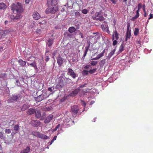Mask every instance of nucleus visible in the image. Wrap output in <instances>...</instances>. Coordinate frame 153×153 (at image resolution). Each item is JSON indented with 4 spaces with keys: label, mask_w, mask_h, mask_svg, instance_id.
<instances>
[{
    "label": "nucleus",
    "mask_w": 153,
    "mask_h": 153,
    "mask_svg": "<svg viewBox=\"0 0 153 153\" xmlns=\"http://www.w3.org/2000/svg\"><path fill=\"white\" fill-rule=\"evenodd\" d=\"M11 10L14 13L16 12L17 13H22L24 10L22 4L19 2L13 4L11 6Z\"/></svg>",
    "instance_id": "obj_1"
},
{
    "label": "nucleus",
    "mask_w": 153,
    "mask_h": 153,
    "mask_svg": "<svg viewBox=\"0 0 153 153\" xmlns=\"http://www.w3.org/2000/svg\"><path fill=\"white\" fill-rule=\"evenodd\" d=\"M20 97L19 94L12 95L10 97L8 100V102L9 103L14 102L17 101Z\"/></svg>",
    "instance_id": "obj_2"
},
{
    "label": "nucleus",
    "mask_w": 153,
    "mask_h": 153,
    "mask_svg": "<svg viewBox=\"0 0 153 153\" xmlns=\"http://www.w3.org/2000/svg\"><path fill=\"white\" fill-rule=\"evenodd\" d=\"M58 8L56 7H48L46 9L45 13L47 14L51 13L54 14L58 10Z\"/></svg>",
    "instance_id": "obj_3"
},
{
    "label": "nucleus",
    "mask_w": 153,
    "mask_h": 153,
    "mask_svg": "<svg viewBox=\"0 0 153 153\" xmlns=\"http://www.w3.org/2000/svg\"><path fill=\"white\" fill-rule=\"evenodd\" d=\"M63 79H60L59 81L56 86V88L58 89L61 88L64 86L65 84L63 82Z\"/></svg>",
    "instance_id": "obj_4"
},
{
    "label": "nucleus",
    "mask_w": 153,
    "mask_h": 153,
    "mask_svg": "<svg viewBox=\"0 0 153 153\" xmlns=\"http://www.w3.org/2000/svg\"><path fill=\"white\" fill-rule=\"evenodd\" d=\"M68 74L71 76L73 78H75L77 76V75L74 72L73 70L70 68L68 69Z\"/></svg>",
    "instance_id": "obj_5"
},
{
    "label": "nucleus",
    "mask_w": 153,
    "mask_h": 153,
    "mask_svg": "<svg viewBox=\"0 0 153 153\" xmlns=\"http://www.w3.org/2000/svg\"><path fill=\"white\" fill-rule=\"evenodd\" d=\"M22 17L20 15H17L16 16H14L13 15H12L10 16V18L11 21L16 22L17 20L20 19Z\"/></svg>",
    "instance_id": "obj_6"
},
{
    "label": "nucleus",
    "mask_w": 153,
    "mask_h": 153,
    "mask_svg": "<svg viewBox=\"0 0 153 153\" xmlns=\"http://www.w3.org/2000/svg\"><path fill=\"white\" fill-rule=\"evenodd\" d=\"M57 4V0H47V4L48 6L51 5L52 6H55Z\"/></svg>",
    "instance_id": "obj_7"
},
{
    "label": "nucleus",
    "mask_w": 153,
    "mask_h": 153,
    "mask_svg": "<svg viewBox=\"0 0 153 153\" xmlns=\"http://www.w3.org/2000/svg\"><path fill=\"white\" fill-rule=\"evenodd\" d=\"M95 16L96 17L94 18L95 20L102 21L104 19V17L100 16V13L98 12H97L95 13Z\"/></svg>",
    "instance_id": "obj_8"
},
{
    "label": "nucleus",
    "mask_w": 153,
    "mask_h": 153,
    "mask_svg": "<svg viewBox=\"0 0 153 153\" xmlns=\"http://www.w3.org/2000/svg\"><path fill=\"white\" fill-rule=\"evenodd\" d=\"M80 91V88H78L72 91L70 94L69 95L70 96L74 97Z\"/></svg>",
    "instance_id": "obj_9"
},
{
    "label": "nucleus",
    "mask_w": 153,
    "mask_h": 153,
    "mask_svg": "<svg viewBox=\"0 0 153 153\" xmlns=\"http://www.w3.org/2000/svg\"><path fill=\"white\" fill-rule=\"evenodd\" d=\"M79 110L78 107L77 106H73L71 107V111L74 114H76Z\"/></svg>",
    "instance_id": "obj_10"
},
{
    "label": "nucleus",
    "mask_w": 153,
    "mask_h": 153,
    "mask_svg": "<svg viewBox=\"0 0 153 153\" xmlns=\"http://www.w3.org/2000/svg\"><path fill=\"white\" fill-rule=\"evenodd\" d=\"M53 43V39L51 38L48 39L46 40V43L47 45L49 47H50L52 45Z\"/></svg>",
    "instance_id": "obj_11"
},
{
    "label": "nucleus",
    "mask_w": 153,
    "mask_h": 153,
    "mask_svg": "<svg viewBox=\"0 0 153 153\" xmlns=\"http://www.w3.org/2000/svg\"><path fill=\"white\" fill-rule=\"evenodd\" d=\"M27 63L28 64V65H30L31 66L33 67L34 69L36 71V72H38V69L36 65V63L34 61L32 63L30 64H29L28 63Z\"/></svg>",
    "instance_id": "obj_12"
},
{
    "label": "nucleus",
    "mask_w": 153,
    "mask_h": 153,
    "mask_svg": "<svg viewBox=\"0 0 153 153\" xmlns=\"http://www.w3.org/2000/svg\"><path fill=\"white\" fill-rule=\"evenodd\" d=\"M31 123L33 126L37 127L40 124V122L37 120H32Z\"/></svg>",
    "instance_id": "obj_13"
},
{
    "label": "nucleus",
    "mask_w": 153,
    "mask_h": 153,
    "mask_svg": "<svg viewBox=\"0 0 153 153\" xmlns=\"http://www.w3.org/2000/svg\"><path fill=\"white\" fill-rule=\"evenodd\" d=\"M53 117V115L51 114L48 116L45 120L44 122L45 123H49L51 120L52 119Z\"/></svg>",
    "instance_id": "obj_14"
},
{
    "label": "nucleus",
    "mask_w": 153,
    "mask_h": 153,
    "mask_svg": "<svg viewBox=\"0 0 153 153\" xmlns=\"http://www.w3.org/2000/svg\"><path fill=\"white\" fill-rule=\"evenodd\" d=\"M118 34L117 33V31L116 30L114 31L112 34V40H114L115 39L117 40L119 39Z\"/></svg>",
    "instance_id": "obj_15"
},
{
    "label": "nucleus",
    "mask_w": 153,
    "mask_h": 153,
    "mask_svg": "<svg viewBox=\"0 0 153 153\" xmlns=\"http://www.w3.org/2000/svg\"><path fill=\"white\" fill-rule=\"evenodd\" d=\"M33 16V19H34L36 20H38L40 18V15L37 12H34Z\"/></svg>",
    "instance_id": "obj_16"
},
{
    "label": "nucleus",
    "mask_w": 153,
    "mask_h": 153,
    "mask_svg": "<svg viewBox=\"0 0 153 153\" xmlns=\"http://www.w3.org/2000/svg\"><path fill=\"white\" fill-rule=\"evenodd\" d=\"M101 27L103 31L107 32L108 33H110V31L108 30V28L106 25H102Z\"/></svg>",
    "instance_id": "obj_17"
},
{
    "label": "nucleus",
    "mask_w": 153,
    "mask_h": 153,
    "mask_svg": "<svg viewBox=\"0 0 153 153\" xmlns=\"http://www.w3.org/2000/svg\"><path fill=\"white\" fill-rule=\"evenodd\" d=\"M30 107V105L29 104H24L21 108V110L22 111H25L29 108Z\"/></svg>",
    "instance_id": "obj_18"
},
{
    "label": "nucleus",
    "mask_w": 153,
    "mask_h": 153,
    "mask_svg": "<svg viewBox=\"0 0 153 153\" xmlns=\"http://www.w3.org/2000/svg\"><path fill=\"white\" fill-rule=\"evenodd\" d=\"M36 111L33 108H30L29 109L27 112V113L28 115L32 114H34Z\"/></svg>",
    "instance_id": "obj_19"
},
{
    "label": "nucleus",
    "mask_w": 153,
    "mask_h": 153,
    "mask_svg": "<svg viewBox=\"0 0 153 153\" xmlns=\"http://www.w3.org/2000/svg\"><path fill=\"white\" fill-rule=\"evenodd\" d=\"M39 137L45 140H46L48 138V136L41 133L39 134Z\"/></svg>",
    "instance_id": "obj_20"
},
{
    "label": "nucleus",
    "mask_w": 153,
    "mask_h": 153,
    "mask_svg": "<svg viewBox=\"0 0 153 153\" xmlns=\"http://www.w3.org/2000/svg\"><path fill=\"white\" fill-rule=\"evenodd\" d=\"M57 62L59 66H61L63 64V59L60 57H59L57 59Z\"/></svg>",
    "instance_id": "obj_21"
},
{
    "label": "nucleus",
    "mask_w": 153,
    "mask_h": 153,
    "mask_svg": "<svg viewBox=\"0 0 153 153\" xmlns=\"http://www.w3.org/2000/svg\"><path fill=\"white\" fill-rule=\"evenodd\" d=\"M41 112L39 110H36L35 111V116L36 117L38 118H39L41 117Z\"/></svg>",
    "instance_id": "obj_22"
},
{
    "label": "nucleus",
    "mask_w": 153,
    "mask_h": 153,
    "mask_svg": "<svg viewBox=\"0 0 153 153\" xmlns=\"http://www.w3.org/2000/svg\"><path fill=\"white\" fill-rule=\"evenodd\" d=\"M18 62L19 64L22 66H25L26 63V62L23 61L22 59H20L18 60Z\"/></svg>",
    "instance_id": "obj_23"
},
{
    "label": "nucleus",
    "mask_w": 153,
    "mask_h": 153,
    "mask_svg": "<svg viewBox=\"0 0 153 153\" xmlns=\"http://www.w3.org/2000/svg\"><path fill=\"white\" fill-rule=\"evenodd\" d=\"M115 51V49L113 50H112L111 51V52L109 53L108 56H107V58L109 59L111 58V57L114 54Z\"/></svg>",
    "instance_id": "obj_24"
},
{
    "label": "nucleus",
    "mask_w": 153,
    "mask_h": 153,
    "mask_svg": "<svg viewBox=\"0 0 153 153\" xmlns=\"http://www.w3.org/2000/svg\"><path fill=\"white\" fill-rule=\"evenodd\" d=\"M43 98V96L42 95H40L36 98V100L38 102H40L42 100Z\"/></svg>",
    "instance_id": "obj_25"
},
{
    "label": "nucleus",
    "mask_w": 153,
    "mask_h": 153,
    "mask_svg": "<svg viewBox=\"0 0 153 153\" xmlns=\"http://www.w3.org/2000/svg\"><path fill=\"white\" fill-rule=\"evenodd\" d=\"M76 30V28L73 27H70L68 29V31L71 33L75 32Z\"/></svg>",
    "instance_id": "obj_26"
},
{
    "label": "nucleus",
    "mask_w": 153,
    "mask_h": 153,
    "mask_svg": "<svg viewBox=\"0 0 153 153\" xmlns=\"http://www.w3.org/2000/svg\"><path fill=\"white\" fill-rule=\"evenodd\" d=\"M89 48V46L86 47H85V50L84 52V55L82 57V58L83 59H84L85 58V56H86V55L87 54V52L88 51Z\"/></svg>",
    "instance_id": "obj_27"
},
{
    "label": "nucleus",
    "mask_w": 153,
    "mask_h": 153,
    "mask_svg": "<svg viewBox=\"0 0 153 153\" xmlns=\"http://www.w3.org/2000/svg\"><path fill=\"white\" fill-rule=\"evenodd\" d=\"M6 8V5L3 3H0V9L1 10H4Z\"/></svg>",
    "instance_id": "obj_28"
},
{
    "label": "nucleus",
    "mask_w": 153,
    "mask_h": 153,
    "mask_svg": "<svg viewBox=\"0 0 153 153\" xmlns=\"http://www.w3.org/2000/svg\"><path fill=\"white\" fill-rule=\"evenodd\" d=\"M29 151V147H27L26 149H25L22 151H21V153H28Z\"/></svg>",
    "instance_id": "obj_29"
},
{
    "label": "nucleus",
    "mask_w": 153,
    "mask_h": 153,
    "mask_svg": "<svg viewBox=\"0 0 153 153\" xmlns=\"http://www.w3.org/2000/svg\"><path fill=\"white\" fill-rule=\"evenodd\" d=\"M105 52V50H104L101 53L97 55V56L98 58L99 59L101 57H102L104 55V54Z\"/></svg>",
    "instance_id": "obj_30"
},
{
    "label": "nucleus",
    "mask_w": 153,
    "mask_h": 153,
    "mask_svg": "<svg viewBox=\"0 0 153 153\" xmlns=\"http://www.w3.org/2000/svg\"><path fill=\"white\" fill-rule=\"evenodd\" d=\"M139 29L138 28H135L134 31V35L136 36L138 35L139 33Z\"/></svg>",
    "instance_id": "obj_31"
},
{
    "label": "nucleus",
    "mask_w": 153,
    "mask_h": 153,
    "mask_svg": "<svg viewBox=\"0 0 153 153\" xmlns=\"http://www.w3.org/2000/svg\"><path fill=\"white\" fill-rule=\"evenodd\" d=\"M131 30L127 31L126 38H130L131 36Z\"/></svg>",
    "instance_id": "obj_32"
},
{
    "label": "nucleus",
    "mask_w": 153,
    "mask_h": 153,
    "mask_svg": "<svg viewBox=\"0 0 153 153\" xmlns=\"http://www.w3.org/2000/svg\"><path fill=\"white\" fill-rule=\"evenodd\" d=\"M106 62L105 59H103L102 60L100 63V66H102Z\"/></svg>",
    "instance_id": "obj_33"
},
{
    "label": "nucleus",
    "mask_w": 153,
    "mask_h": 153,
    "mask_svg": "<svg viewBox=\"0 0 153 153\" xmlns=\"http://www.w3.org/2000/svg\"><path fill=\"white\" fill-rule=\"evenodd\" d=\"M70 118L69 117L66 118L64 120V124H66L67 123H68L70 121Z\"/></svg>",
    "instance_id": "obj_34"
},
{
    "label": "nucleus",
    "mask_w": 153,
    "mask_h": 153,
    "mask_svg": "<svg viewBox=\"0 0 153 153\" xmlns=\"http://www.w3.org/2000/svg\"><path fill=\"white\" fill-rule=\"evenodd\" d=\"M89 73L88 71H87L85 70H84L82 71V73L83 75H87Z\"/></svg>",
    "instance_id": "obj_35"
},
{
    "label": "nucleus",
    "mask_w": 153,
    "mask_h": 153,
    "mask_svg": "<svg viewBox=\"0 0 153 153\" xmlns=\"http://www.w3.org/2000/svg\"><path fill=\"white\" fill-rule=\"evenodd\" d=\"M19 125H16L14 126V130L16 131H17L19 130Z\"/></svg>",
    "instance_id": "obj_36"
},
{
    "label": "nucleus",
    "mask_w": 153,
    "mask_h": 153,
    "mask_svg": "<svg viewBox=\"0 0 153 153\" xmlns=\"http://www.w3.org/2000/svg\"><path fill=\"white\" fill-rule=\"evenodd\" d=\"M124 46L123 44H121L119 48V51L120 52H122L124 50Z\"/></svg>",
    "instance_id": "obj_37"
},
{
    "label": "nucleus",
    "mask_w": 153,
    "mask_h": 153,
    "mask_svg": "<svg viewBox=\"0 0 153 153\" xmlns=\"http://www.w3.org/2000/svg\"><path fill=\"white\" fill-rule=\"evenodd\" d=\"M96 70H97L96 68L94 69H91L90 70H89V71H88L89 73L90 74H92L95 73V72L96 71Z\"/></svg>",
    "instance_id": "obj_38"
},
{
    "label": "nucleus",
    "mask_w": 153,
    "mask_h": 153,
    "mask_svg": "<svg viewBox=\"0 0 153 153\" xmlns=\"http://www.w3.org/2000/svg\"><path fill=\"white\" fill-rule=\"evenodd\" d=\"M97 61H92L91 62L90 64H91V65L94 66L96 65L97 63Z\"/></svg>",
    "instance_id": "obj_39"
},
{
    "label": "nucleus",
    "mask_w": 153,
    "mask_h": 153,
    "mask_svg": "<svg viewBox=\"0 0 153 153\" xmlns=\"http://www.w3.org/2000/svg\"><path fill=\"white\" fill-rule=\"evenodd\" d=\"M33 133V135L35 136L38 137H39V135L40 133L38 132V131H35Z\"/></svg>",
    "instance_id": "obj_40"
},
{
    "label": "nucleus",
    "mask_w": 153,
    "mask_h": 153,
    "mask_svg": "<svg viewBox=\"0 0 153 153\" xmlns=\"http://www.w3.org/2000/svg\"><path fill=\"white\" fill-rule=\"evenodd\" d=\"M142 7V5L141 4L139 3V4H138L137 6L138 10H138V11H139V10Z\"/></svg>",
    "instance_id": "obj_41"
},
{
    "label": "nucleus",
    "mask_w": 153,
    "mask_h": 153,
    "mask_svg": "<svg viewBox=\"0 0 153 153\" xmlns=\"http://www.w3.org/2000/svg\"><path fill=\"white\" fill-rule=\"evenodd\" d=\"M54 90V88L53 87H49L48 88V91H49L51 92H53Z\"/></svg>",
    "instance_id": "obj_42"
},
{
    "label": "nucleus",
    "mask_w": 153,
    "mask_h": 153,
    "mask_svg": "<svg viewBox=\"0 0 153 153\" xmlns=\"http://www.w3.org/2000/svg\"><path fill=\"white\" fill-rule=\"evenodd\" d=\"M82 12L84 14H86L88 12V11L86 9H83L82 10Z\"/></svg>",
    "instance_id": "obj_43"
},
{
    "label": "nucleus",
    "mask_w": 153,
    "mask_h": 153,
    "mask_svg": "<svg viewBox=\"0 0 153 153\" xmlns=\"http://www.w3.org/2000/svg\"><path fill=\"white\" fill-rule=\"evenodd\" d=\"M5 132L6 133L9 134L11 132V131L9 129H6L5 130Z\"/></svg>",
    "instance_id": "obj_44"
},
{
    "label": "nucleus",
    "mask_w": 153,
    "mask_h": 153,
    "mask_svg": "<svg viewBox=\"0 0 153 153\" xmlns=\"http://www.w3.org/2000/svg\"><path fill=\"white\" fill-rule=\"evenodd\" d=\"M114 40V41L113 42V45H117V40H116V39H115V40Z\"/></svg>",
    "instance_id": "obj_45"
},
{
    "label": "nucleus",
    "mask_w": 153,
    "mask_h": 153,
    "mask_svg": "<svg viewBox=\"0 0 153 153\" xmlns=\"http://www.w3.org/2000/svg\"><path fill=\"white\" fill-rule=\"evenodd\" d=\"M110 1L111 2L112 4H116L117 1V0H110Z\"/></svg>",
    "instance_id": "obj_46"
},
{
    "label": "nucleus",
    "mask_w": 153,
    "mask_h": 153,
    "mask_svg": "<svg viewBox=\"0 0 153 153\" xmlns=\"http://www.w3.org/2000/svg\"><path fill=\"white\" fill-rule=\"evenodd\" d=\"M36 33L38 34H40L42 32V31L40 29H37L36 30Z\"/></svg>",
    "instance_id": "obj_47"
},
{
    "label": "nucleus",
    "mask_w": 153,
    "mask_h": 153,
    "mask_svg": "<svg viewBox=\"0 0 153 153\" xmlns=\"http://www.w3.org/2000/svg\"><path fill=\"white\" fill-rule=\"evenodd\" d=\"M139 11H138V10H137L136 12V15L135 16H136V18H137L139 17Z\"/></svg>",
    "instance_id": "obj_48"
},
{
    "label": "nucleus",
    "mask_w": 153,
    "mask_h": 153,
    "mask_svg": "<svg viewBox=\"0 0 153 153\" xmlns=\"http://www.w3.org/2000/svg\"><path fill=\"white\" fill-rule=\"evenodd\" d=\"M90 67V65H87L86 66H85L84 67V68L85 69H88Z\"/></svg>",
    "instance_id": "obj_49"
},
{
    "label": "nucleus",
    "mask_w": 153,
    "mask_h": 153,
    "mask_svg": "<svg viewBox=\"0 0 153 153\" xmlns=\"http://www.w3.org/2000/svg\"><path fill=\"white\" fill-rule=\"evenodd\" d=\"M81 104L84 107H85V106L86 104L84 102L82 101H81Z\"/></svg>",
    "instance_id": "obj_50"
},
{
    "label": "nucleus",
    "mask_w": 153,
    "mask_h": 153,
    "mask_svg": "<svg viewBox=\"0 0 153 153\" xmlns=\"http://www.w3.org/2000/svg\"><path fill=\"white\" fill-rule=\"evenodd\" d=\"M137 19V18H136V16H134L131 18V20L133 21H134Z\"/></svg>",
    "instance_id": "obj_51"
},
{
    "label": "nucleus",
    "mask_w": 153,
    "mask_h": 153,
    "mask_svg": "<svg viewBox=\"0 0 153 153\" xmlns=\"http://www.w3.org/2000/svg\"><path fill=\"white\" fill-rule=\"evenodd\" d=\"M49 59V58L48 56H46L45 57V60L47 62Z\"/></svg>",
    "instance_id": "obj_52"
},
{
    "label": "nucleus",
    "mask_w": 153,
    "mask_h": 153,
    "mask_svg": "<svg viewBox=\"0 0 153 153\" xmlns=\"http://www.w3.org/2000/svg\"><path fill=\"white\" fill-rule=\"evenodd\" d=\"M86 85H87V84L86 83H85L83 85H80V86L79 87V88L80 87L81 88H82L84 87Z\"/></svg>",
    "instance_id": "obj_53"
},
{
    "label": "nucleus",
    "mask_w": 153,
    "mask_h": 153,
    "mask_svg": "<svg viewBox=\"0 0 153 153\" xmlns=\"http://www.w3.org/2000/svg\"><path fill=\"white\" fill-rule=\"evenodd\" d=\"M153 18V15L151 14L149 15V17L148 18L149 19H152Z\"/></svg>",
    "instance_id": "obj_54"
},
{
    "label": "nucleus",
    "mask_w": 153,
    "mask_h": 153,
    "mask_svg": "<svg viewBox=\"0 0 153 153\" xmlns=\"http://www.w3.org/2000/svg\"><path fill=\"white\" fill-rule=\"evenodd\" d=\"M130 29V26L129 25H127V31H130V30L129 29Z\"/></svg>",
    "instance_id": "obj_55"
},
{
    "label": "nucleus",
    "mask_w": 153,
    "mask_h": 153,
    "mask_svg": "<svg viewBox=\"0 0 153 153\" xmlns=\"http://www.w3.org/2000/svg\"><path fill=\"white\" fill-rule=\"evenodd\" d=\"M16 82L17 84V85L18 86H19L20 85V83H19V80H17L16 81Z\"/></svg>",
    "instance_id": "obj_56"
},
{
    "label": "nucleus",
    "mask_w": 153,
    "mask_h": 153,
    "mask_svg": "<svg viewBox=\"0 0 153 153\" xmlns=\"http://www.w3.org/2000/svg\"><path fill=\"white\" fill-rule=\"evenodd\" d=\"M144 14H143V16L144 17H146L147 16V15H148V14H147L146 13V11H144Z\"/></svg>",
    "instance_id": "obj_57"
},
{
    "label": "nucleus",
    "mask_w": 153,
    "mask_h": 153,
    "mask_svg": "<svg viewBox=\"0 0 153 153\" xmlns=\"http://www.w3.org/2000/svg\"><path fill=\"white\" fill-rule=\"evenodd\" d=\"M75 15L76 16H80V14L79 12H76L75 13Z\"/></svg>",
    "instance_id": "obj_58"
},
{
    "label": "nucleus",
    "mask_w": 153,
    "mask_h": 153,
    "mask_svg": "<svg viewBox=\"0 0 153 153\" xmlns=\"http://www.w3.org/2000/svg\"><path fill=\"white\" fill-rule=\"evenodd\" d=\"M57 136H55L54 137L53 139L52 140L53 142L56 139Z\"/></svg>",
    "instance_id": "obj_59"
},
{
    "label": "nucleus",
    "mask_w": 153,
    "mask_h": 153,
    "mask_svg": "<svg viewBox=\"0 0 153 153\" xmlns=\"http://www.w3.org/2000/svg\"><path fill=\"white\" fill-rule=\"evenodd\" d=\"M57 129L56 127H55V128L53 129L52 130V131L53 132L57 130Z\"/></svg>",
    "instance_id": "obj_60"
},
{
    "label": "nucleus",
    "mask_w": 153,
    "mask_h": 153,
    "mask_svg": "<svg viewBox=\"0 0 153 153\" xmlns=\"http://www.w3.org/2000/svg\"><path fill=\"white\" fill-rule=\"evenodd\" d=\"M143 11H146L145 10V6L144 4L143 6Z\"/></svg>",
    "instance_id": "obj_61"
},
{
    "label": "nucleus",
    "mask_w": 153,
    "mask_h": 153,
    "mask_svg": "<svg viewBox=\"0 0 153 153\" xmlns=\"http://www.w3.org/2000/svg\"><path fill=\"white\" fill-rule=\"evenodd\" d=\"M99 59L97 57V56L96 57L93 58L91 59V60H97Z\"/></svg>",
    "instance_id": "obj_62"
},
{
    "label": "nucleus",
    "mask_w": 153,
    "mask_h": 153,
    "mask_svg": "<svg viewBox=\"0 0 153 153\" xmlns=\"http://www.w3.org/2000/svg\"><path fill=\"white\" fill-rule=\"evenodd\" d=\"M79 35L81 37V38H83V34L82 33H80L79 34Z\"/></svg>",
    "instance_id": "obj_63"
},
{
    "label": "nucleus",
    "mask_w": 153,
    "mask_h": 153,
    "mask_svg": "<svg viewBox=\"0 0 153 153\" xmlns=\"http://www.w3.org/2000/svg\"><path fill=\"white\" fill-rule=\"evenodd\" d=\"M60 124H58L56 126V127L57 129H58V128H59V127H60Z\"/></svg>",
    "instance_id": "obj_64"
}]
</instances>
